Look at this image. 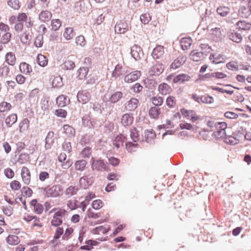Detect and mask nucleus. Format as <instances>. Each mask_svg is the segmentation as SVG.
Instances as JSON below:
<instances>
[{"instance_id": "4c0bfd02", "label": "nucleus", "mask_w": 251, "mask_h": 251, "mask_svg": "<svg viewBox=\"0 0 251 251\" xmlns=\"http://www.w3.org/2000/svg\"><path fill=\"white\" fill-rule=\"evenodd\" d=\"M192 43L191 38H183L181 39L180 44L182 49L183 50H188Z\"/></svg>"}, {"instance_id": "5701e85b", "label": "nucleus", "mask_w": 251, "mask_h": 251, "mask_svg": "<svg viewBox=\"0 0 251 251\" xmlns=\"http://www.w3.org/2000/svg\"><path fill=\"white\" fill-rule=\"evenodd\" d=\"M69 100L68 99L67 96L63 95L58 96L56 100V104L58 107H63L67 105L69 103Z\"/></svg>"}, {"instance_id": "423d86ee", "label": "nucleus", "mask_w": 251, "mask_h": 251, "mask_svg": "<svg viewBox=\"0 0 251 251\" xmlns=\"http://www.w3.org/2000/svg\"><path fill=\"white\" fill-rule=\"evenodd\" d=\"M239 15L243 18H248L251 14V1L242 4L238 9Z\"/></svg>"}, {"instance_id": "bf43d9fd", "label": "nucleus", "mask_w": 251, "mask_h": 251, "mask_svg": "<svg viewBox=\"0 0 251 251\" xmlns=\"http://www.w3.org/2000/svg\"><path fill=\"white\" fill-rule=\"evenodd\" d=\"M201 102L203 103L211 104L214 102V99L209 95L202 96Z\"/></svg>"}, {"instance_id": "aec40b11", "label": "nucleus", "mask_w": 251, "mask_h": 251, "mask_svg": "<svg viewBox=\"0 0 251 251\" xmlns=\"http://www.w3.org/2000/svg\"><path fill=\"white\" fill-rule=\"evenodd\" d=\"M54 133L53 131H50L47 134L45 139V148L46 149H49L51 148L53 143H54Z\"/></svg>"}, {"instance_id": "8fccbe9b", "label": "nucleus", "mask_w": 251, "mask_h": 251, "mask_svg": "<svg viewBox=\"0 0 251 251\" xmlns=\"http://www.w3.org/2000/svg\"><path fill=\"white\" fill-rule=\"evenodd\" d=\"M141 22L144 25L147 24L151 20V17L149 13L143 14L140 17Z\"/></svg>"}, {"instance_id": "393cba45", "label": "nucleus", "mask_w": 251, "mask_h": 251, "mask_svg": "<svg viewBox=\"0 0 251 251\" xmlns=\"http://www.w3.org/2000/svg\"><path fill=\"white\" fill-rule=\"evenodd\" d=\"M228 37L230 40L237 43L241 42L242 40L241 34L234 31L229 32Z\"/></svg>"}, {"instance_id": "4be33fe9", "label": "nucleus", "mask_w": 251, "mask_h": 251, "mask_svg": "<svg viewBox=\"0 0 251 251\" xmlns=\"http://www.w3.org/2000/svg\"><path fill=\"white\" fill-rule=\"evenodd\" d=\"M158 91L162 95H166L172 91L171 87L166 83H162L158 86Z\"/></svg>"}, {"instance_id": "f704fd0d", "label": "nucleus", "mask_w": 251, "mask_h": 251, "mask_svg": "<svg viewBox=\"0 0 251 251\" xmlns=\"http://www.w3.org/2000/svg\"><path fill=\"white\" fill-rule=\"evenodd\" d=\"M236 25L237 27L242 30H248L251 28V23L245 21H240Z\"/></svg>"}, {"instance_id": "f3484780", "label": "nucleus", "mask_w": 251, "mask_h": 251, "mask_svg": "<svg viewBox=\"0 0 251 251\" xmlns=\"http://www.w3.org/2000/svg\"><path fill=\"white\" fill-rule=\"evenodd\" d=\"M190 78V77L188 75L184 74H181L174 76L173 78V82L175 83H183L185 81H189Z\"/></svg>"}, {"instance_id": "c85d7f7f", "label": "nucleus", "mask_w": 251, "mask_h": 251, "mask_svg": "<svg viewBox=\"0 0 251 251\" xmlns=\"http://www.w3.org/2000/svg\"><path fill=\"white\" fill-rule=\"evenodd\" d=\"M51 17V13L48 10L42 11L39 15V19L44 22L49 21Z\"/></svg>"}, {"instance_id": "e433bc0d", "label": "nucleus", "mask_w": 251, "mask_h": 251, "mask_svg": "<svg viewBox=\"0 0 251 251\" xmlns=\"http://www.w3.org/2000/svg\"><path fill=\"white\" fill-rule=\"evenodd\" d=\"M63 85L62 78L60 75L54 77L52 81V85L53 88H60Z\"/></svg>"}, {"instance_id": "a211bd4d", "label": "nucleus", "mask_w": 251, "mask_h": 251, "mask_svg": "<svg viewBox=\"0 0 251 251\" xmlns=\"http://www.w3.org/2000/svg\"><path fill=\"white\" fill-rule=\"evenodd\" d=\"M139 101L136 98H131L126 104L125 108L127 111H133L138 106Z\"/></svg>"}, {"instance_id": "c9c22d12", "label": "nucleus", "mask_w": 251, "mask_h": 251, "mask_svg": "<svg viewBox=\"0 0 251 251\" xmlns=\"http://www.w3.org/2000/svg\"><path fill=\"white\" fill-rule=\"evenodd\" d=\"M6 242L11 245H18L20 243L19 238L15 235H9L6 238Z\"/></svg>"}, {"instance_id": "dca6fc26", "label": "nucleus", "mask_w": 251, "mask_h": 251, "mask_svg": "<svg viewBox=\"0 0 251 251\" xmlns=\"http://www.w3.org/2000/svg\"><path fill=\"white\" fill-rule=\"evenodd\" d=\"M186 57L185 56H179L176 59L171 65V68L176 69L182 66L186 61Z\"/></svg>"}, {"instance_id": "de8ad7c7", "label": "nucleus", "mask_w": 251, "mask_h": 251, "mask_svg": "<svg viewBox=\"0 0 251 251\" xmlns=\"http://www.w3.org/2000/svg\"><path fill=\"white\" fill-rule=\"evenodd\" d=\"M139 136L138 131L135 127L130 129V138L133 142H136L139 140Z\"/></svg>"}, {"instance_id": "603ef678", "label": "nucleus", "mask_w": 251, "mask_h": 251, "mask_svg": "<svg viewBox=\"0 0 251 251\" xmlns=\"http://www.w3.org/2000/svg\"><path fill=\"white\" fill-rule=\"evenodd\" d=\"M21 192L24 196L30 197L33 193L32 190L27 186L23 187L21 190Z\"/></svg>"}, {"instance_id": "c756f323", "label": "nucleus", "mask_w": 251, "mask_h": 251, "mask_svg": "<svg viewBox=\"0 0 251 251\" xmlns=\"http://www.w3.org/2000/svg\"><path fill=\"white\" fill-rule=\"evenodd\" d=\"M17 121V116L16 114H12L5 119V124L7 127H11Z\"/></svg>"}, {"instance_id": "ea45409f", "label": "nucleus", "mask_w": 251, "mask_h": 251, "mask_svg": "<svg viewBox=\"0 0 251 251\" xmlns=\"http://www.w3.org/2000/svg\"><path fill=\"white\" fill-rule=\"evenodd\" d=\"M149 114L151 117L156 119L160 114V109L156 106L152 107L149 110Z\"/></svg>"}, {"instance_id": "1a4fd4ad", "label": "nucleus", "mask_w": 251, "mask_h": 251, "mask_svg": "<svg viewBox=\"0 0 251 251\" xmlns=\"http://www.w3.org/2000/svg\"><path fill=\"white\" fill-rule=\"evenodd\" d=\"M141 72L138 71H133L125 76L124 80L127 83H131L137 80L141 76Z\"/></svg>"}, {"instance_id": "72a5a7b5", "label": "nucleus", "mask_w": 251, "mask_h": 251, "mask_svg": "<svg viewBox=\"0 0 251 251\" xmlns=\"http://www.w3.org/2000/svg\"><path fill=\"white\" fill-rule=\"evenodd\" d=\"M5 61L10 65H14L16 62L15 54L12 52L7 53L5 55Z\"/></svg>"}, {"instance_id": "20e7f679", "label": "nucleus", "mask_w": 251, "mask_h": 251, "mask_svg": "<svg viewBox=\"0 0 251 251\" xmlns=\"http://www.w3.org/2000/svg\"><path fill=\"white\" fill-rule=\"evenodd\" d=\"M61 190V186L59 185H53L48 189H45L46 197L55 198L59 196Z\"/></svg>"}, {"instance_id": "e2e57ef3", "label": "nucleus", "mask_w": 251, "mask_h": 251, "mask_svg": "<svg viewBox=\"0 0 251 251\" xmlns=\"http://www.w3.org/2000/svg\"><path fill=\"white\" fill-rule=\"evenodd\" d=\"M11 37V34L9 32H6L1 38L0 42L2 44L8 43Z\"/></svg>"}, {"instance_id": "f8f14e48", "label": "nucleus", "mask_w": 251, "mask_h": 251, "mask_svg": "<svg viewBox=\"0 0 251 251\" xmlns=\"http://www.w3.org/2000/svg\"><path fill=\"white\" fill-rule=\"evenodd\" d=\"M164 71L163 65L160 63H156L154 65L150 70V75L157 76L161 74Z\"/></svg>"}, {"instance_id": "13d9d810", "label": "nucleus", "mask_w": 251, "mask_h": 251, "mask_svg": "<svg viewBox=\"0 0 251 251\" xmlns=\"http://www.w3.org/2000/svg\"><path fill=\"white\" fill-rule=\"evenodd\" d=\"M34 45L37 48H40L43 44V36L42 35H38L36 36L34 41Z\"/></svg>"}, {"instance_id": "b1692460", "label": "nucleus", "mask_w": 251, "mask_h": 251, "mask_svg": "<svg viewBox=\"0 0 251 251\" xmlns=\"http://www.w3.org/2000/svg\"><path fill=\"white\" fill-rule=\"evenodd\" d=\"M203 58V53L201 51H197L196 50H193L190 53V58L194 61L198 62L201 61Z\"/></svg>"}, {"instance_id": "2eb2a0df", "label": "nucleus", "mask_w": 251, "mask_h": 251, "mask_svg": "<svg viewBox=\"0 0 251 251\" xmlns=\"http://www.w3.org/2000/svg\"><path fill=\"white\" fill-rule=\"evenodd\" d=\"M126 137L123 134L117 135L113 141V144L117 149L124 146V142L126 140Z\"/></svg>"}, {"instance_id": "5fc2aeb1", "label": "nucleus", "mask_w": 251, "mask_h": 251, "mask_svg": "<svg viewBox=\"0 0 251 251\" xmlns=\"http://www.w3.org/2000/svg\"><path fill=\"white\" fill-rule=\"evenodd\" d=\"M92 152V149L90 147H86L81 151V155L83 158H89Z\"/></svg>"}, {"instance_id": "cd10ccee", "label": "nucleus", "mask_w": 251, "mask_h": 251, "mask_svg": "<svg viewBox=\"0 0 251 251\" xmlns=\"http://www.w3.org/2000/svg\"><path fill=\"white\" fill-rule=\"evenodd\" d=\"M86 7L85 6V3L83 0H79L75 3L74 6V10L76 12L80 13L85 12Z\"/></svg>"}, {"instance_id": "6ab92c4d", "label": "nucleus", "mask_w": 251, "mask_h": 251, "mask_svg": "<svg viewBox=\"0 0 251 251\" xmlns=\"http://www.w3.org/2000/svg\"><path fill=\"white\" fill-rule=\"evenodd\" d=\"M164 54V47L162 46H157L153 50L151 55L153 59L160 58Z\"/></svg>"}, {"instance_id": "69168bd1", "label": "nucleus", "mask_w": 251, "mask_h": 251, "mask_svg": "<svg viewBox=\"0 0 251 251\" xmlns=\"http://www.w3.org/2000/svg\"><path fill=\"white\" fill-rule=\"evenodd\" d=\"M103 203L100 200H96L94 201L92 203L93 208L98 210L102 207Z\"/></svg>"}, {"instance_id": "58836bf2", "label": "nucleus", "mask_w": 251, "mask_h": 251, "mask_svg": "<svg viewBox=\"0 0 251 251\" xmlns=\"http://www.w3.org/2000/svg\"><path fill=\"white\" fill-rule=\"evenodd\" d=\"M20 69L21 72L25 74H29L32 71L30 65L25 62L21 63Z\"/></svg>"}, {"instance_id": "ddd939ff", "label": "nucleus", "mask_w": 251, "mask_h": 251, "mask_svg": "<svg viewBox=\"0 0 251 251\" xmlns=\"http://www.w3.org/2000/svg\"><path fill=\"white\" fill-rule=\"evenodd\" d=\"M94 182L92 177H89L87 176L81 177L79 180V183L83 189L88 188Z\"/></svg>"}, {"instance_id": "7c9ffc66", "label": "nucleus", "mask_w": 251, "mask_h": 251, "mask_svg": "<svg viewBox=\"0 0 251 251\" xmlns=\"http://www.w3.org/2000/svg\"><path fill=\"white\" fill-rule=\"evenodd\" d=\"M63 36L66 40H69L75 36V32L74 31L73 28L70 27H67L65 29Z\"/></svg>"}, {"instance_id": "a18cd8bd", "label": "nucleus", "mask_w": 251, "mask_h": 251, "mask_svg": "<svg viewBox=\"0 0 251 251\" xmlns=\"http://www.w3.org/2000/svg\"><path fill=\"white\" fill-rule=\"evenodd\" d=\"M139 145L135 142H128L126 143V148L128 152H131L135 151V149L138 147Z\"/></svg>"}, {"instance_id": "6e6552de", "label": "nucleus", "mask_w": 251, "mask_h": 251, "mask_svg": "<svg viewBox=\"0 0 251 251\" xmlns=\"http://www.w3.org/2000/svg\"><path fill=\"white\" fill-rule=\"evenodd\" d=\"M91 98L90 93L87 90L79 91L77 94V99L78 101L85 104Z\"/></svg>"}, {"instance_id": "9b49d317", "label": "nucleus", "mask_w": 251, "mask_h": 251, "mask_svg": "<svg viewBox=\"0 0 251 251\" xmlns=\"http://www.w3.org/2000/svg\"><path fill=\"white\" fill-rule=\"evenodd\" d=\"M133 119L132 114L126 113L121 118V124L125 127L129 126L133 123Z\"/></svg>"}, {"instance_id": "49530a36", "label": "nucleus", "mask_w": 251, "mask_h": 251, "mask_svg": "<svg viewBox=\"0 0 251 251\" xmlns=\"http://www.w3.org/2000/svg\"><path fill=\"white\" fill-rule=\"evenodd\" d=\"M146 87L149 89H153L157 85V82L153 79H147L144 80Z\"/></svg>"}, {"instance_id": "6e6d98bb", "label": "nucleus", "mask_w": 251, "mask_h": 251, "mask_svg": "<svg viewBox=\"0 0 251 251\" xmlns=\"http://www.w3.org/2000/svg\"><path fill=\"white\" fill-rule=\"evenodd\" d=\"M11 105L10 103L3 101L0 104V112H4L10 110Z\"/></svg>"}, {"instance_id": "4d7b16f0", "label": "nucleus", "mask_w": 251, "mask_h": 251, "mask_svg": "<svg viewBox=\"0 0 251 251\" xmlns=\"http://www.w3.org/2000/svg\"><path fill=\"white\" fill-rule=\"evenodd\" d=\"M213 135L216 138H225L227 136L226 135L225 130L221 129H218V131L214 132Z\"/></svg>"}, {"instance_id": "3c124183", "label": "nucleus", "mask_w": 251, "mask_h": 251, "mask_svg": "<svg viewBox=\"0 0 251 251\" xmlns=\"http://www.w3.org/2000/svg\"><path fill=\"white\" fill-rule=\"evenodd\" d=\"M49 98L47 97H44L43 99L41 100V109L44 110H48L49 109Z\"/></svg>"}, {"instance_id": "9d476101", "label": "nucleus", "mask_w": 251, "mask_h": 251, "mask_svg": "<svg viewBox=\"0 0 251 251\" xmlns=\"http://www.w3.org/2000/svg\"><path fill=\"white\" fill-rule=\"evenodd\" d=\"M73 57L74 56H68L61 65L62 68L66 70H73L75 66V62L73 60Z\"/></svg>"}, {"instance_id": "09e8293b", "label": "nucleus", "mask_w": 251, "mask_h": 251, "mask_svg": "<svg viewBox=\"0 0 251 251\" xmlns=\"http://www.w3.org/2000/svg\"><path fill=\"white\" fill-rule=\"evenodd\" d=\"M78 191V188L74 186H70L66 189V194L72 196L76 194Z\"/></svg>"}, {"instance_id": "412c9836", "label": "nucleus", "mask_w": 251, "mask_h": 251, "mask_svg": "<svg viewBox=\"0 0 251 251\" xmlns=\"http://www.w3.org/2000/svg\"><path fill=\"white\" fill-rule=\"evenodd\" d=\"M63 128L64 133L68 138H72L75 136V130L73 126L67 124L64 125Z\"/></svg>"}, {"instance_id": "7ed1b4c3", "label": "nucleus", "mask_w": 251, "mask_h": 251, "mask_svg": "<svg viewBox=\"0 0 251 251\" xmlns=\"http://www.w3.org/2000/svg\"><path fill=\"white\" fill-rule=\"evenodd\" d=\"M110 93L109 101L111 103H116L118 102L123 97V93L121 91H113L111 87H109L106 95Z\"/></svg>"}, {"instance_id": "39448f33", "label": "nucleus", "mask_w": 251, "mask_h": 251, "mask_svg": "<svg viewBox=\"0 0 251 251\" xmlns=\"http://www.w3.org/2000/svg\"><path fill=\"white\" fill-rule=\"evenodd\" d=\"M130 54L136 61L140 60L144 55L142 48L137 45H134L131 48Z\"/></svg>"}, {"instance_id": "4468645a", "label": "nucleus", "mask_w": 251, "mask_h": 251, "mask_svg": "<svg viewBox=\"0 0 251 251\" xmlns=\"http://www.w3.org/2000/svg\"><path fill=\"white\" fill-rule=\"evenodd\" d=\"M21 176L25 184L28 185L30 182V173L26 167H23L22 169Z\"/></svg>"}, {"instance_id": "473e14b6", "label": "nucleus", "mask_w": 251, "mask_h": 251, "mask_svg": "<svg viewBox=\"0 0 251 251\" xmlns=\"http://www.w3.org/2000/svg\"><path fill=\"white\" fill-rule=\"evenodd\" d=\"M82 126L85 127L91 128L93 127L92 122L91 120L90 117L88 115H84L82 118Z\"/></svg>"}, {"instance_id": "a878e982", "label": "nucleus", "mask_w": 251, "mask_h": 251, "mask_svg": "<svg viewBox=\"0 0 251 251\" xmlns=\"http://www.w3.org/2000/svg\"><path fill=\"white\" fill-rule=\"evenodd\" d=\"M144 136L145 138V140H143V141H146L148 143L151 141V140L154 139L156 136V134L153 129H147L145 131Z\"/></svg>"}, {"instance_id": "774afa93", "label": "nucleus", "mask_w": 251, "mask_h": 251, "mask_svg": "<svg viewBox=\"0 0 251 251\" xmlns=\"http://www.w3.org/2000/svg\"><path fill=\"white\" fill-rule=\"evenodd\" d=\"M166 104L169 107H173L176 104V99L173 96H169L166 100Z\"/></svg>"}, {"instance_id": "c03bdc74", "label": "nucleus", "mask_w": 251, "mask_h": 251, "mask_svg": "<svg viewBox=\"0 0 251 251\" xmlns=\"http://www.w3.org/2000/svg\"><path fill=\"white\" fill-rule=\"evenodd\" d=\"M213 38L215 41H218L222 39V33L220 28L216 27L212 29Z\"/></svg>"}, {"instance_id": "0eeeda50", "label": "nucleus", "mask_w": 251, "mask_h": 251, "mask_svg": "<svg viewBox=\"0 0 251 251\" xmlns=\"http://www.w3.org/2000/svg\"><path fill=\"white\" fill-rule=\"evenodd\" d=\"M128 30V24L126 21L121 20L115 25V31L117 34H125Z\"/></svg>"}, {"instance_id": "0e129e2a", "label": "nucleus", "mask_w": 251, "mask_h": 251, "mask_svg": "<svg viewBox=\"0 0 251 251\" xmlns=\"http://www.w3.org/2000/svg\"><path fill=\"white\" fill-rule=\"evenodd\" d=\"M38 64L42 67H44L47 65L48 61L46 59L44 55H40L37 57Z\"/></svg>"}, {"instance_id": "680f3d73", "label": "nucleus", "mask_w": 251, "mask_h": 251, "mask_svg": "<svg viewBox=\"0 0 251 251\" xmlns=\"http://www.w3.org/2000/svg\"><path fill=\"white\" fill-rule=\"evenodd\" d=\"M8 5L14 9H19L20 8L19 0H10L8 1Z\"/></svg>"}, {"instance_id": "338daca9", "label": "nucleus", "mask_w": 251, "mask_h": 251, "mask_svg": "<svg viewBox=\"0 0 251 251\" xmlns=\"http://www.w3.org/2000/svg\"><path fill=\"white\" fill-rule=\"evenodd\" d=\"M75 43L77 45H79L81 47L84 46L86 44V41L84 37L82 35L77 36L75 39Z\"/></svg>"}, {"instance_id": "864d4df0", "label": "nucleus", "mask_w": 251, "mask_h": 251, "mask_svg": "<svg viewBox=\"0 0 251 251\" xmlns=\"http://www.w3.org/2000/svg\"><path fill=\"white\" fill-rule=\"evenodd\" d=\"M151 100L153 104L156 106H160L163 102V99L161 97H153L151 98Z\"/></svg>"}, {"instance_id": "f03ea898", "label": "nucleus", "mask_w": 251, "mask_h": 251, "mask_svg": "<svg viewBox=\"0 0 251 251\" xmlns=\"http://www.w3.org/2000/svg\"><path fill=\"white\" fill-rule=\"evenodd\" d=\"M92 169L93 171L102 172L107 171V165L102 159H95L92 157L90 160Z\"/></svg>"}, {"instance_id": "79ce46f5", "label": "nucleus", "mask_w": 251, "mask_h": 251, "mask_svg": "<svg viewBox=\"0 0 251 251\" xmlns=\"http://www.w3.org/2000/svg\"><path fill=\"white\" fill-rule=\"evenodd\" d=\"M225 142L230 145H236L239 143V140L235 136L232 135H227L225 138Z\"/></svg>"}, {"instance_id": "f257e3e1", "label": "nucleus", "mask_w": 251, "mask_h": 251, "mask_svg": "<svg viewBox=\"0 0 251 251\" xmlns=\"http://www.w3.org/2000/svg\"><path fill=\"white\" fill-rule=\"evenodd\" d=\"M67 211L64 209H60L57 212H55L51 221V226L57 227L61 225L62 223V218L65 217Z\"/></svg>"}, {"instance_id": "2f4dec72", "label": "nucleus", "mask_w": 251, "mask_h": 251, "mask_svg": "<svg viewBox=\"0 0 251 251\" xmlns=\"http://www.w3.org/2000/svg\"><path fill=\"white\" fill-rule=\"evenodd\" d=\"M89 69L88 67H80L77 71V77L78 79L82 80L86 77L88 75Z\"/></svg>"}, {"instance_id": "37998d69", "label": "nucleus", "mask_w": 251, "mask_h": 251, "mask_svg": "<svg viewBox=\"0 0 251 251\" xmlns=\"http://www.w3.org/2000/svg\"><path fill=\"white\" fill-rule=\"evenodd\" d=\"M122 66L120 64H117L112 72V76L117 78L122 75Z\"/></svg>"}, {"instance_id": "052dcab7", "label": "nucleus", "mask_w": 251, "mask_h": 251, "mask_svg": "<svg viewBox=\"0 0 251 251\" xmlns=\"http://www.w3.org/2000/svg\"><path fill=\"white\" fill-rule=\"evenodd\" d=\"M109 229H110L109 227L107 228L104 227L103 226H101L99 227H96L94 229V233L95 234H97V233L99 234V233H100V232H101L103 234H105V233H106L109 230Z\"/></svg>"}, {"instance_id": "bb28decb", "label": "nucleus", "mask_w": 251, "mask_h": 251, "mask_svg": "<svg viewBox=\"0 0 251 251\" xmlns=\"http://www.w3.org/2000/svg\"><path fill=\"white\" fill-rule=\"evenodd\" d=\"M87 162L84 159L77 160L75 163V168L76 171L82 172L85 170Z\"/></svg>"}, {"instance_id": "a19ab883", "label": "nucleus", "mask_w": 251, "mask_h": 251, "mask_svg": "<svg viewBox=\"0 0 251 251\" xmlns=\"http://www.w3.org/2000/svg\"><path fill=\"white\" fill-rule=\"evenodd\" d=\"M217 13L221 17H226L229 13V9L226 6H220L217 9Z\"/></svg>"}]
</instances>
